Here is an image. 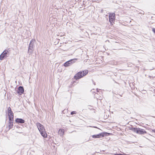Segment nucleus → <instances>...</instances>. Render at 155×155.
<instances>
[{
    "instance_id": "obj_1",
    "label": "nucleus",
    "mask_w": 155,
    "mask_h": 155,
    "mask_svg": "<svg viewBox=\"0 0 155 155\" xmlns=\"http://www.w3.org/2000/svg\"><path fill=\"white\" fill-rule=\"evenodd\" d=\"M36 125L41 136L44 138H46L47 134L44 126L39 122L37 123Z\"/></svg>"
},
{
    "instance_id": "obj_2",
    "label": "nucleus",
    "mask_w": 155,
    "mask_h": 155,
    "mask_svg": "<svg viewBox=\"0 0 155 155\" xmlns=\"http://www.w3.org/2000/svg\"><path fill=\"white\" fill-rule=\"evenodd\" d=\"M88 72L87 70L79 71L75 74L74 78L76 80L81 78L87 75L88 74Z\"/></svg>"
},
{
    "instance_id": "obj_3",
    "label": "nucleus",
    "mask_w": 155,
    "mask_h": 155,
    "mask_svg": "<svg viewBox=\"0 0 155 155\" xmlns=\"http://www.w3.org/2000/svg\"><path fill=\"white\" fill-rule=\"evenodd\" d=\"M10 51L9 48L5 50L0 55V60H3L4 58L8 57L10 54Z\"/></svg>"
},
{
    "instance_id": "obj_4",
    "label": "nucleus",
    "mask_w": 155,
    "mask_h": 155,
    "mask_svg": "<svg viewBox=\"0 0 155 155\" xmlns=\"http://www.w3.org/2000/svg\"><path fill=\"white\" fill-rule=\"evenodd\" d=\"M110 134L109 133L104 132L97 135H93L92 136V137L93 138H100L104 136H108L110 135Z\"/></svg>"
},
{
    "instance_id": "obj_5",
    "label": "nucleus",
    "mask_w": 155,
    "mask_h": 155,
    "mask_svg": "<svg viewBox=\"0 0 155 155\" xmlns=\"http://www.w3.org/2000/svg\"><path fill=\"white\" fill-rule=\"evenodd\" d=\"M77 59L75 58L71 59L66 62L64 64V66L65 67H67L71 65L72 64L74 63L75 60H77Z\"/></svg>"
},
{
    "instance_id": "obj_6",
    "label": "nucleus",
    "mask_w": 155,
    "mask_h": 155,
    "mask_svg": "<svg viewBox=\"0 0 155 155\" xmlns=\"http://www.w3.org/2000/svg\"><path fill=\"white\" fill-rule=\"evenodd\" d=\"M109 21L112 23L115 19V14L114 13H110L109 15Z\"/></svg>"
},
{
    "instance_id": "obj_7",
    "label": "nucleus",
    "mask_w": 155,
    "mask_h": 155,
    "mask_svg": "<svg viewBox=\"0 0 155 155\" xmlns=\"http://www.w3.org/2000/svg\"><path fill=\"white\" fill-rule=\"evenodd\" d=\"M24 92V89L23 86H19L17 91V93L20 95L22 94Z\"/></svg>"
},
{
    "instance_id": "obj_8",
    "label": "nucleus",
    "mask_w": 155,
    "mask_h": 155,
    "mask_svg": "<svg viewBox=\"0 0 155 155\" xmlns=\"http://www.w3.org/2000/svg\"><path fill=\"white\" fill-rule=\"evenodd\" d=\"M8 127L9 130L12 129L13 125L14 119L9 118Z\"/></svg>"
},
{
    "instance_id": "obj_9",
    "label": "nucleus",
    "mask_w": 155,
    "mask_h": 155,
    "mask_svg": "<svg viewBox=\"0 0 155 155\" xmlns=\"http://www.w3.org/2000/svg\"><path fill=\"white\" fill-rule=\"evenodd\" d=\"M15 122L18 124H23L25 122V120L22 118H17L15 120Z\"/></svg>"
},
{
    "instance_id": "obj_10",
    "label": "nucleus",
    "mask_w": 155,
    "mask_h": 155,
    "mask_svg": "<svg viewBox=\"0 0 155 155\" xmlns=\"http://www.w3.org/2000/svg\"><path fill=\"white\" fill-rule=\"evenodd\" d=\"M137 134H143L147 133V132L144 130L139 128Z\"/></svg>"
},
{
    "instance_id": "obj_11",
    "label": "nucleus",
    "mask_w": 155,
    "mask_h": 155,
    "mask_svg": "<svg viewBox=\"0 0 155 155\" xmlns=\"http://www.w3.org/2000/svg\"><path fill=\"white\" fill-rule=\"evenodd\" d=\"M33 45H31H31L29 44L28 49V53L32 52L33 50Z\"/></svg>"
},
{
    "instance_id": "obj_12",
    "label": "nucleus",
    "mask_w": 155,
    "mask_h": 155,
    "mask_svg": "<svg viewBox=\"0 0 155 155\" xmlns=\"http://www.w3.org/2000/svg\"><path fill=\"white\" fill-rule=\"evenodd\" d=\"M138 129L139 128L132 127L131 128H130V129L132 131H133L134 132H136L137 133H138Z\"/></svg>"
},
{
    "instance_id": "obj_13",
    "label": "nucleus",
    "mask_w": 155,
    "mask_h": 155,
    "mask_svg": "<svg viewBox=\"0 0 155 155\" xmlns=\"http://www.w3.org/2000/svg\"><path fill=\"white\" fill-rule=\"evenodd\" d=\"M8 116L9 118H11L14 119V114L12 111L11 113L10 112L9 113H8Z\"/></svg>"
},
{
    "instance_id": "obj_14",
    "label": "nucleus",
    "mask_w": 155,
    "mask_h": 155,
    "mask_svg": "<svg viewBox=\"0 0 155 155\" xmlns=\"http://www.w3.org/2000/svg\"><path fill=\"white\" fill-rule=\"evenodd\" d=\"M12 111L11 110V107H8V113L9 112V113L10 112L11 113Z\"/></svg>"
},
{
    "instance_id": "obj_15",
    "label": "nucleus",
    "mask_w": 155,
    "mask_h": 155,
    "mask_svg": "<svg viewBox=\"0 0 155 155\" xmlns=\"http://www.w3.org/2000/svg\"><path fill=\"white\" fill-rule=\"evenodd\" d=\"M76 114V111H72L71 112V114L73 115L74 114Z\"/></svg>"
},
{
    "instance_id": "obj_16",
    "label": "nucleus",
    "mask_w": 155,
    "mask_h": 155,
    "mask_svg": "<svg viewBox=\"0 0 155 155\" xmlns=\"http://www.w3.org/2000/svg\"><path fill=\"white\" fill-rule=\"evenodd\" d=\"M140 11H141L140 12H140V14H142L143 15L144 14V11H143L142 10H140Z\"/></svg>"
},
{
    "instance_id": "obj_17",
    "label": "nucleus",
    "mask_w": 155,
    "mask_h": 155,
    "mask_svg": "<svg viewBox=\"0 0 155 155\" xmlns=\"http://www.w3.org/2000/svg\"><path fill=\"white\" fill-rule=\"evenodd\" d=\"M31 45H33V40H31L29 44L31 45Z\"/></svg>"
},
{
    "instance_id": "obj_18",
    "label": "nucleus",
    "mask_w": 155,
    "mask_h": 155,
    "mask_svg": "<svg viewBox=\"0 0 155 155\" xmlns=\"http://www.w3.org/2000/svg\"><path fill=\"white\" fill-rule=\"evenodd\" d=\"M114 155H126V154H115Z\"/></svg>"
},
{
    "instance_id": "obj_19",
    "label": "nucleus",
    "mask_w": 155,
    "mask_h": 155,
    "mask_svg": "<svg viewBox=\"0 0 155 155\" xmlns=\"http://www.w3.org/2000/svg\"><path fill=\"white\" fill-rule=\"evenodd\" d=\"M152 31L153 32L155 33V28H153L152 29Z\"/></svg>"
},
{
    "instance_id": "obj_20",
    "label": "nucleus",
    "mask_w": 155,
    "mask_h": 155,
    "mask_svg": "<svg viewBox=\"0 0 155 155\" xmlns=\"http://www.w3.org/2000/svg\"><path fill=\"white\" fill-rule=\"evenodd\" d=\"M96 90H97V92H99V90H100V89H99L98 88H97Z\"/></svg>"
},
{
    "instance_id": "obj_21",
    "label": "nucleus",
    "mask_w": 155,
    "mask_h": 155,
    "mask_svg": "<svg viewBox=\"0 0 155 155\" xmlns=\"http://www.w3.org/2000/svg\"><path fill=\"white\" fill-rule=\"evenodd\" d=\"M103 11H104V10L103 9H102L101 11V12L102 13H103Z\"/></svg>"
},
{
    "instance_id": "obj_22",
    "label": "nucleus",
    "mask_w": 155,
    "mask_h": 155,
    "mask_svg": "<svg viewBox=\"0 0 155 155\" xmlns=\"http://www.w3.org/2000/svg\"><path fill=\"white\" fill-rule=\"evenodd\" d=\"M153 131L155 133V130H153Z\"/></svg>"
},
{
    "instance_id": "obj_23",
    "label": "nucleus",
    "mask_w": 155,
    "mask_h": 155,
    "mask_svg": "<svg viewBox=\"0 0 155 155\" xmlns=\"http://www.w3.org/2000/svg\"><path fill=\"white\" fill-rule=\"evenodd\" d=\"M93 81V84H94V85H95V83L94 82V81Z\"/></svg>"
},
{
    "instance_id": "obj_24",
    "label": "nucleus",
    "mask_w": 155,
    "mask_h": 155,
    "mask_svg": "<svg viewBox=\"0 0 155 155\" xmlns=\"http://www.w3.org/2000/svg\"><path fill=\"white\" fill-rule=\"evenodd\" d=\"M93 127L94 128H97V127H95V126Z\"/></svg>"
},
{
    "instance_id": "obj_25",
    "label": "nucleus",
    "mask_w": 155,
    "mask_h": 155,
    "mask_svg": "<svg viewBox=\"0 0 155 155\" xmlns=\"http://www.w3.org/2000/svg\"><path fill=\"white\" fill-rule=\"evenodd\" d=\"M61 132L62 133V134H63V132L62 131V130L61 131Z\"/></svg>"
},
{
    "instance_id": "obj_26",
    "label": "nucleus",
    "mask_w": 155,
    "mask_h": 155,
    "mask_svg": "<svg viewBox=\"0 0 155 155\" xmlns=\"http://www.w3.org/2000/svg\"><path fill=\"white\" fill-rule=\"evenodd\" d=\"M89 127H92L91 126H89Z\"/></svg>"
}]
</instances>
